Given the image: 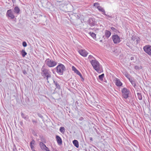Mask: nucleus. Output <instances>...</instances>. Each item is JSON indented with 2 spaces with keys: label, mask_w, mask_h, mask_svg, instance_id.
Returning a JSON list of instances; mask_svg holds the SVG:
<instances>
[{
  "label": "nucleus",
  "mask_w": 151,
  "mask_h": 151,
  "mask_svg": "<svg viewBox=\"0 0 151 151\" xmlns=\"http://www.w3.org/2000/svg\"><path fill=\"white\" fill-rule=\"evenodd\" d=\"M111 32L108 30H106L105 31V35L106 37L108 38L111 36Z\"/></svg>",
  "instance_id": "nucleus-12"
},
{
  "label": "nucleus",
  "mask_w": 151,
  "mask_h": 151,
  "mask_svg": "<svg viewBox=\"0 0 151 151\" xmlns=\"http://www.w3.org/2000/svg\"><path fill=\"white\" fill-rule=\"evenodd\" d=\"M22 55L23 57H24L27 55V53L24 50H22L21 51Z\"/></svg>",
  "instance_id": "nucleus-20"
},
{
  "label": "nucleus",
  "mask_w": 151,
  "mask_h": 151,
  "mask_svg": "<svg viewBox=\"0 0 151 151\" xmlns=\"http://www.w3.org/2000/svg\"><path fill=\"white\" fill-rule=\"evenodd\" d=\"M90 140L91 141H92V137H90Z\"/></svg>",
  "instance_id": "nucleus-39"
},
{
  "label": "nucleus",
  "mask_w": 151,
  "mask_h": 151,
  "mask_svg": "<svg viewBox=\"0 0 151 151\" xmlns=\"http://www.w3.org/2000/svg\"><path fill=\"white\" fill-rule=\"evenodd\" d=\"M41 71L42 76L44 78L46 77L47 80L48 78L51 77L50 72L48 69H46L44 66L42 67Z\"/></svg>",
  "instance_id": "nucleus-2"
},
{
  "label": "nucleus",
  "mask_w": 151,
  "mask_h": 151,
  "mask_svg": "<svg viewBox=\"0 0 151 151\" xmlns=\"http://www.w3.org/2000/svg\"><path fill=\"white\" fill-rule=\"evenodd\" d=\"M14 13L17 14H19L20 11L19 8L17 6L15 7L14 8Z\"/></svg>",
  "instance_id": "nucleus-15"
},
{
  "label": "nucleus",
  "mask_w": 151,
  "mask_h": 151,
  "mask_svg": "<svg viewBox=\"0 0 151 151\" xmlns=\"http://www.w3.org/2000/svg\"><path fill=\"white\" fill-rule=\"evenodd\" d=\"M93 6L96 7L97 9L99 7H100L99 4L98 3H96L94 4Z\"/></svg>",
  "instance_id": "nucleus-25"
},
{
  "label": "nucleus",
  "mask_w": 151,
  "mask_h": 151,
  "mask_svg": "<svg viewBox=\"0 0 151 151\" xmlns=\"http://www.w3.org/2000/svg\"><path fill=\"white\" fill-rule=\"evenodd\" d=\"M23 73L25 75H26L27 73V72H26V71L25 70H23Z\"/></svg>",
  "instance_id": "nucleus-35"
},
{
  "label": "nucleus",
  "mask_w": 151,
  "mask_h": 151,
  "mask_svg": "<svg viewBox=\"0 0 151 151\" xmlns=\"http://www.w3.org/2000/svg\"><path fill=\"white\" fill-rule=\"evenodd\" d=\"M40 145L41 148L42 150H44L45 148H46V146L42 142H40Z\"/></svg>",
  "instance_id": "nucleus-17"
},
{
  "label": "nucleus",
  "mask_w": 151,
  "mask_h": 151,
  "mask_svg": "<svg viewBox=\"0 0 151 151\" xmlns=\"http://www.w3.org/2000/svg\"><path fill=\"white\" fill-rule=\"evenodd\" d=\"M98 9L100 12H102V14H103L105 15H106L104 9L101 6H100V7H99Z\"/></svg>",
  "instance_id": "nucleus-14"
},
{
  "label": "nucleus",
  "mask_w": 151,
  "mask_h": 151,
  "mask_svg": "<svg viewBox=\"0 0 151 151\" xmlns=\"http://www.w3.org/2000/svg\"><path fill=\"white\" fill-rule=\"evenodd\" d=\"M131 83L132 84L133 86H135V83L132 79H129Z\"/></svg>",
  "instance_id": "nucleus-26"
},
{
  "label": "nucleus",
  "mask_w": 151,
  "mask_h": 151,
  "mask_svg": "<svg viewBox=\"0 0 151 151\" xmlns=\"http://www.w3.org/2000/svg\"><path fill=\"white\" fill-rule=\"evenodd\" d=\"M89 34L90 35L93 39L96 38V34L92 32H90L89 33Z\"/></svg>",
  "instance_id": "nucleus-19"
},
{
  "label": "nucleus",
  "mask_w": 151,
  "mask_h": 151,
  "mask_svg": "<svg viewBox=\"0 0 151 151\" xmlns=\"http://www.w3.org/2000/svg\"><path fill=\"white\" fill-rule=\"evenodd\" d=\"M60 131L61 133H64L65 131L64 128L63 127H60Z\"/></svg>",
  "instance_id": "nucleus-24"
},
{
  "label": "nucleus",
  "mask_w": 151,
  "mask_h": 151,
  "mask_svg": "<svg viewBox=\"0 0 151 151\" xmlns=\"http://www.w3.org/2000/svg\"><path fill=\"white\" fill-rule=\"evenodd\" d=\"M30 147H31V149L32 150H34V145H30Z\"/></svg>",
  "instance_id": "nucleus-36"
},
{
  "label": "nucleus",
  "mask_w": 151,
  "mask_h": 151,
  "mask_svg": "<svg viewBox=\"0 0 151 151\" xmlns=\"http://www.w3.org/2000/svg\"><path fill=\"white\" fill-rule=\"evenodd\" d=\"M90 62L93 68L98 72L101 73L102 71L101 65L95 59L90 60Z\"/></svg>",
  "instance_id": "nucleus-1"
},
{
  "label": "nucleus",
  "mask_w": 151,
  "mask_h": 151,
  "mask_svg": "<svg viewBox=\"0 0 151 151\" xmlns=\"http://www.w3.org/2000/svg\"><path fill=\"white\" fill-rule=\"evenodd\" d=\"M88 59L89 60H91L92 59H95V58L92 55H89L88 56Z\"/></svg>",
  "instance_id": "nucleus-29"
},
{
  "label": "nucleus",
  "mask_w": 151,
  "mask_h": 151,
  "mask_svg": "<svg viewBox=\"0 0 151 151\" xmlns=\"http://www.w3.org/2000/svg\"><path fill=\"white\" fill-rule=\"evenodd\" d=\"M123 74L129 80L130 79V76L129 74L126 72L124 73Z\"/></svg>",
  "instance_id": "nucleus-22"
},
{
  "label": "nucleus",
  "mask_w": 151,
  "mask_h": 151,
  "mask_svg": "<svg viewBox=\"0 0 151 151\" xmlns=\"http://www.w3.org/2000/svg\"><path fill=\"white\" fill-rule=\"evenodd\" d=\"M134 68L136 70H139L142 68V67L140 66V67H139L138 66H135L134 67Z\"/></svg>",
  "instance_id": "nucleus-28"
},
{
  "label": "nucleus",
  "mask_w": 151,
  "mask_h": 151,
  "mask_svg": "<svg viewBox=\"0 0 151 151\" xmlns=\"http://www.w3.org/2000/svg\"><path fill=\"white\" fill-rule=\"evenodd\" d=\"M132 40L133 41L134 43H136V44H138L140 41V38L139 37L135 36L133 35L131 37Z\"/></svg>",
  "instance_id": "nucleus-9"
},
{
  "label": "nucleus",
  "mask_w": 151,
  "mask_h": 151,
  "mask_svg": "<svg viewBox=\"0 0 151 151\" xmlns=\"http://www.w3.org/2000/svg\"><path fill=\"white\" fill-rule=\"evenodd\" d=\"M111 30H113V31H114V32L116 31V29L115 28H114V27H111Z\"/></svg>",
  "instance_id": "nucleus-34"
},
{
  "label": "nucleus",
  "mask_w": 151,
  "mask_h": 151,
  "mask_svg": "<svg viewBox=\"0 0 151 151\" xmlns=\"http://www.w3.org/2000/svg\"><path fill=\"white\" fill-rule=\"evenodd\" d=\"M116 85L118 86H120L122 85V83L118 78H116L115 80Z\"/></svg>",
  "instance_id": "nucleus-11"
},
{
  "label": "nucleus",
  "mask_w": 151,
  "mask_h": 151,
  "mask_svg": "<svg viewBox=\"0 0 151 151\" xmlns=\"http://www.w3.org/2000/svg\"><path fill=\"white\" fill-rule=\"evenodd\" d=\"M112 39L114 42L115 44L119 43L122 40V38L117 35H114L112 36Z\"/></svg>",
  "instance_id": "nucleus-6"
},
{
  "label": "nucleus",
  "mask_w": 151,
  "mask_h": 151,
  "mask_svg": "<svg viewBox=\"0 0 151 151\" xmlns=\"http://www.w3.org/2000/svg\"><path fill=\"white\" fill-rule=\"evenodd\" d=\"M72 70H73L75 72L77 69L74 66H73L72 67Z\"/></svg>",
  "instance_id": "nucleus-33"
},
{
  "label": "nucleus",
  "mask_w": 151,
  "mask_h": 151,
  "mask_svg": "<svg viewBox=\"0 0 151 151\" xmlns=\"http://www.w3.org/2000/svg\"><path fill=\"white\" fill-rule=\"evenodd\" d=\"M75 73H76L77 75L79 76L81 78L82 77V76L81 73L78 71L77 70L75 72H74Z\"/></svg>",
  "instance_id": "nucleus-23"
},
{
  "label": "nucleus",
  "mask_w": 151,
  "mask_h": 151,
  "mask_svg": "<svg viewBox=\"0 0 151 151\" xmlns=\"http://www.w3.org/2000/svg\"><path fill=\"white\" fill-rule=\"evenodd\" d=\"M104 74H102L101 75H99V79L101 81H102L103 80V78H104Z\"/></svg>",
  "instance_id": "nucleus-21"
},
{
  "label": "nucleus",
  "mask_w": 151,
  "mask_h": 151,
  "mask_svg": "<svg viewBox=\"0 0 151 151\" xmlns=\"http://www.w3.org/2000/svg\"><path fill=\"white\" fill-rule=\"evenodd\" d=\"M21 116L22 118H24L25 119H27V116H25V114L23 113H21Z\"/></svg>",
  "instance_id": "nucleus-27"
},
{
  "label": "nucleus",
  "mask_w": 151,
  "mask_h": 151,
  "mask_svg": "<svg viewBox=\"0 0 151 151\" xmlns=\"http://www.w3.org/2000/svg\"><path fill=\"white\" fill-rule=\"evenodd\" d=\"M56 138L58 144H61L62 143V140L61 138L58 135L56 136Z\"/></svg>",
  "instance_id": "nucleus-13"
},
{
  "label": "nucleus",
  "mask_w": 151,
  "mask_h": 151,
  "mask_svg": "<svg viewBox=\"0 0 151 151\" xmlns=\"http://www.w3.org/2000/svg\"><path fill=\"white\" fill-rule=\"evenodd\" d=\"M143 48L146 53L149 55H151V46L147 45L144 47Z\"/></svg>",
  "instance_id": "nucleus-8"
},
{
  "label": "nucleus",
  "mask_w": 151,
  "mask_h": 151,
  "mask_svg": "<svg viewBox=\"0 0 151 151\" xmlns=\"http://www.w3.org/2000/svg\"><path fill=\"white\" fill-rule=\"evenodd\" d=\"M33 151H35V150H33Z\"/></svg>",
  "instance_id": "nucleus-41"
},
{
  "label": "nucleus",
  "mask_w": 151,
  "mask_h": 151,
  "mask_svg": "<svg viewBox=\"0 0 151 151\" xmlns=\"http://www.w3.org/2000/svg\"><path fill=\"white\" fill-rule=\"evenodd\" d=\"M78 52L81 55L84 57H86L88 54L85 50H80L78 51Z\"/></svg>",
  "instance_id": "nucleus-10"
},
{
  "label": "nucleus",
  "mask_w": 151,
  "mask_h": 151,
  "mask_svg": "<svg viewBox=\"0 0 151 151\" xmlns=\"http://www.w3.org/2000/svg\"><path fill=\"white\" fill-rule=\"evenodd\" d=\"M137 95L138 96V97L139 99L140 100H142V98L141 94L139 93H138Z\"/></svg>",
  "instance_id": "nucleus-30"
},
{
  "label": "nucleus",
  "mask_w": 151,
  "mask_h": 151,
  "mask_svg": "<svg viewBox=\"0 0 151 151\" xmlns=\"http://www.w3.org/2000/svg\"><path fill=\"white\" fill-rule=\"evenodd\" d=\"M133 58V57H132L131 58V60H132Z\"/></svg>",
  "instance_id": "nucleus-40"
},
{
  "label": "nucleus",
  "mask_w": 151,
  "mask_h": 151,
  "mask_svg": "<svg viewBox=\"0 0 151 151\" xmlns=\"http://www.w3.org/2000/svg\"><path fill=\"white\" fill-rule=\"evenodd\" d=\"M56 72L60 75H62L64 71L65 70V67L63 64L58 65L56 67Z\"/></svg>",
  "instance_id": "nucleus-4"
},
{
  "label": "nucleus",
  "mask_w": 151,
  "mask_h": 151,
  "mask_svg": "<svg viewBox=\"0 0 151 151\" xmlns=\"http://www.w3.org/2000/svg\"><path fill=\"white\" fill-rule=\"evenodd\" d=\"M6 16L7 17L12 19H14L15 18L13 12L11 9H9L7 11Z\"/></svg>",
  "instance_id": "nucleus-7"
},
{
  "label": "nucleus",
  "mask_w": 151,
  "mask_h": 151,
  "mask_svg": "<svg viewBox=\"0 0 151 151\" xmlns=\"http://www.w3.org/2000/svg\"><path fill=\"white\" fill-rule=\"evenodd\" d=\"M35 144V141L34 139H32V141L30 142V145H34Z\"/></svg>",
  "instance_id": "nucleus-31"
},
{
  "label": "nucleus",
  "mask_w": 151,
  "mask_h": 151,
  "mask_svg": "<svg viewBox=\"0 0 151 151\" xmlns=\"http://www.w3.org/2000/svg\"><path fill=\"white\" fill-rule=\"evenodd\" d=\"M46 148H45V149L44 150H46L47 151H50V150H49V149H48V148H47V147H46Z\"/></svg>",
  "instance_id": "nucleus-37"
},
{
  "label": "nucleus",
  "mask_w": 151,
  "mask_h": 151,
  "mask_svg": "<svg viewBox=\"0 0 151 151\" xmlns=\"http://www.w3.org/2000/svg\"><path fill=\"white\" fill-rule=\"evenodd\" d=\"M54 83L55 84V86L56 87V88H57L58 89H60V85H59V83H58L56 82L55 81H54Z\"/></svg>",
  "instance_id": "nucleus-18"
},
{
  "label": "nucleus",
  "mask_w": 151,
  "mask_h": 151,
  "mask_svg": "<svg viewBox=\"0 0 151 151\" xmlns=\"http://www.w3.org/2000/svg\"><path fill=\"white\" fill-rule=\"evenodd\" d=\"M46 64L49 67H54L56 66L57 63L55 61L49 58L47 59L45 61Z\"/></svg>",
  "instance_id": "nucleus-3"
},
{
  "label": "nucleus",
  "mask_w": 151,
  "mask_h": 151,
  "mask_svg": "<svg viewBox=\"0 0 151 151\" xmlns=\"http://www.w3.org/2000/svg\"><path fill=\"white\" fill-rule=\"evenodd\" d=\"M73 144L76 147L78 148L79 147V144L78 141L76 140H74L73 141Z\"/></svg>",
  "instance_id": "nucleus-16"
},
{
  "label": "nucleus",
  "mask_w": 151,
  "mask_h": 151,
  "mask_svg": "<svg viewBox=\"0 0 151 151\" xmlns=\"http://www.w3.org/2000/svg\"><path fill=\"white\" fill-rule=\"evenodd\" d=\"M106 16H107L108 17H109V18H111V16H110V15H107L106 14Z\"/></svg>",
  "instance_id": "nucleus-38"
},
{
  "label": "nucleus",
  "mask_w": 151,
  "mask_h": 151,
  "mask_svg": "<svg viewBox=\"0 0 151 151\" xmlns=\"http://www.w3.org/2000/svg\"><path fill=\"white\" fill-rule=\"evenodd\" d=\"M22 45L24 47H26L27 46V44L25 42H23Z\"/></svg>",
  "instance_id": "nucleus-32"
},
{
  "label": "nucleus",
  "mask_w": 151,
  "mask_h": 151,
  "mask_svg": "<svg viewBox=\"0 0 151 151\" xmlns=\"http://www.w3.org/2000/svg\"><path fill=\"white\" fill-rule=\"evenodd\" d=\"M122 96L124 99H127L128 97V95L129 93V91L126 88H123L122 89Z\"/></svg>",
  "instance_id": "nucleus-5"
}]
</instances>
